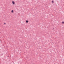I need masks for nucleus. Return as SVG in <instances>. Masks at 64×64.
<instances>
[{
  "label": "nucleus",
  "mask_w": 64,
  "mask_h": 64,
  "mask_svg": "<svg viewBox=\"0 0 64 64\" xmlns=\"http://www.w3.org/2000/svg\"><path fill=\"white\" fill-rule=\"evenodd\" d=\"M12 4H13V5H15V2L14 1H12Z\"/></svg>",
  "instance_id": "obj_1"
},
{
  "label": "nucleus",
  "mask_w": 64,
  "mask_h": 64,
  "mask_svg": "<svg viewBox=\"0 0 64 64\" xmlns=\"http://www.w3.org/2000/svg\"><path fill=\"white\" fill-rule=\"evenodd\" d=\"M28 22H29V21L28 20H26V23H28Z\"/></svg>",
  "instance_id": "obj_2"
},
{
  "label": "nucleus",
  "mask_w": 64,
  "mask_h": 64,
  "mask_svg": "<svg viewBox=\"0 0 64 64\" xmlns=\"http://www.w3.org/2000/svg\"><path fill=\"white\" fill-rule=\"evenodd\" d=\"M14 12V11L13 10H12L11 11V12L12 13H13V12Z\"/></svg>",
  "instance_id": "obj_3"
},
{
  "label": "nucleus",
  "mask_w": 64,
  "mask_h": 64,
  "mask_svg": "<svg viewBox=\"0 0 64 64\" xmlns=\"http://www.w3.org/2000/svg\"><path fill=\"white\" fill-rule=\"evenodd\" d=\"M62 24H64V22H62Z\"/></svg>",
  "instance_id": "obj_4"
},
{
  "label": "nucleus",
  "mask_w": 64,
  "mask_h": 64,
  "mask_svg": "<svg viewBox=\"0 0 64 64\" xmlns=\"http://www.w3.org/2000/svg\"><path fill=\"white\" fill-rule=\"evenodd\" d=\"M53 2H54V1H53V0H52V3H53Z\"/></svg>",
  "instance_id": "obj_5"
},
{
  "label": "nucleus",
  "mask_w": 64,
  "mask_h": 64,
  "mask_svg": "<svg viewBox=\"0 0 64 64\" xmlns=\"http://www.w3.org/2000/svg\"><path fill=\"white\" fill-rule=\"evenodd\" d=\"M4 24L5 25V24H6V23H4Z\"/></svg>",
  "instance_id": "obj_6"
}]
</instances>
